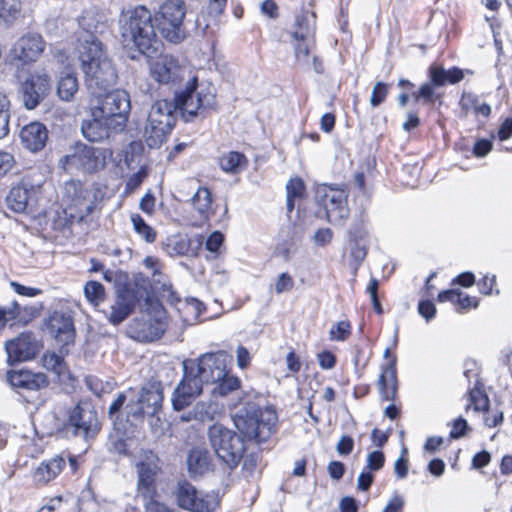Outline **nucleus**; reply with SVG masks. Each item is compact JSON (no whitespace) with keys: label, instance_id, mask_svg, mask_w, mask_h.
Returning a JSON list of instances; mask_svg holds the SVG:
<instances>
[{"label":"nucleus","instance_id":"obj_1","mask_svg":"<svg viewBox=\"0 0 512 512\" xmlns=\"http://www.w3.org/2000/svg\"><path fill=\"white\" fill-rule=\"evenodd\" d=\"M234 426L240 435L216 423L209 427L210 444L228 468H235L246 450L245 440L262 443L267 441L274 432L277 414L274 409H264L254 401H247L232 416Z\"/></svg>","mask_w":512,"mask_h":512},{"label":"nucleus","instance_id":"obj_2","mask_svg":"<svg viewBox=\"0 0 512 512\" xmlns=\"http://www.w3.org/2000/svg\"><path fill=\"white\" fill-rule=\"evenodd\" d=\"M119 27L123 40L135 45L141 53H146L156 40L151 12L144 6L123 11L119 17Z\"/></svg>","mask_w":512,"mask_h":512},{"label":"nucleus","instance_id":"obj_3","mask_svg":"<svg viewBox=\"0 0 512 512\" xmlns=\"http://www.w3.org/2000/svg\"><path fill=\"white\" fill-rule=\"evenodd\" d=\"M179 111L186 122L195 117H205L216 108V91L209 82H198L194 76L190 78L184 90L175 94Z\"/></svg>","mask_w":512,"mask_h":512},{"label":"nucleus","instance_id":"obj_4","mask_svg":"<svg viewBox=\"0 0 512 512\" xmlns=\"http://www.w3.org/2000/svg\"><path fill=\"white\" fill-rule=\"evenodd\" d=\"M79 25L84 31L77 39V50L82 69H84V66H90L93 62L107 56L102 42L96 36L106 31L107 19L103 14L89 11L81 17Z\"/></svg>","mask_w":512,"mask_h":512},{"label":"nucleus","instance_id":"obj_5","mask_svg":"<svg viewBox=\"0 0 512 512\" xmlns=\"http://www.w3.org/2000/svg\"><path fill=\"white\" fill-rule=\"evenodd\" d=\"M176 100L160 99L155 101L147 115L143 137L150 148H159L176 123Z\"/></svg>","mask_w":512,"mask_h":512},{"label":"nucleus","instance_id":"obj_6","mask_svg":"<svg viewBox=\"0 0 512 512\" xmlns=\"http://www.w3.org/2000/svg\"><path fill=\"white\" fill-rule=\"evenodd\" d=\"M140 308L141 315L128 326L129 336L139 342L159 339L166 328L163 306L151 295L149 301L143 303Z\"/></svg>","mask_w":512,"mask_h":512},{"label":"nucleus","instance_id":"obj_7","mask_svg":"<svg viewBox=\"0 0 512 512\" xmlns=\"http://www.w3.org/2000/svg\"><path fill=\"white\" fill-rule=\"evenodd\" d=\"M150 296L149 280L143 276L135 277L132 283L118 292L110 308L109 321L114 325L120 324L131 314L136 304L141 306L149 301Z\"/></svg>","mask_w":512,"mask_h":512},{"label":"nucleus","instance_id":"obj_8","mask_svg":"<svg viewBox=\"0 0 512 512\" xmlns=\"http://www.w3.org/2000/svg\"><path fill=\"white\" fill-rule=\"evenodd\" d=\"M98 91L93 94L98 102L91 108V116L104 117L116 130H123L131 109L130 97L124 90Z\"/></svg>","mask_w":512,"mask_h":512},{"label":"nucleus","instance_id":"obj_9","mask_svg":"<svg viewBox=\"0 0 512 512\" xmlns=\"http://www.w3.org/2000/svg\"><path fill=\"white\" fill-rule=\"evenodd\" d=\"M185 14V3L182 0H166L160 5L155 22L157 30L165 40L178 44L186 39L187 33L183 24Z\"/></svg>","mask_w":512,"mask_h":512},{"label":"nucleus","instance_id":"obj_10","mask_svg":"<svg viewBox=\"0 0 512 512\" xmlns=\"http://www.w3.org/2000/svg\"><path fill=\"white\" fill-rule=\"evenodd\" d=\"M163 391L159 384L143 386L134 392L125 406L126 416L129 421H143L145 417L152 418L155 425L160 422L158 416L162 409Z\"/></svg>","mask_w":512,"mask_h":512},{"label":"nucleus","instance_id":"obj_11","mask_svg":"<svg viewBox=\"0 0 512 512\" xmlns=\"http://www.w3.org/2000/svg\"><path fill=\"white\" fill-rule=\"evenodd\" d=\"M175 498L179 507L190 512H214L220 504L218 493L199 491L187 481L178 483Z\"/></svg>","mask_w":512,"mask_h":512},{"label":"nucleus","instance_id":"obj_12","mask_svg":"<svg viewBox=\"0 0 512 512\" xmlns=\"http://www.w3.org/2000/svg\"><path fill=\"white\" fill-rule=\"evenodd\" d=\"M110 155L107 150L85 144H77L73 153L64 156L60 162L64 169H78L87 173L97 172L105 167Z\"/></svg>","mask_w":512,"mask_h":512},{"label":"nucleus","instance_id":"obj_13","mask_svg":"<svg viewBox=\"0 0 512 512\" xmlns=\"http://www.w3.org/2000/svg\"><path fill=\"white\" fill-rule=\"evenodd\" d=\"M66 429L84 439L94 437L100 429L94 406L89 402H79L69 413Z\"/></svg>","mask_w":512,"mask_h":512},{"label":"nucleus","instance_id":"obj_14","mask_svg":"<svg viewBox=\"0 0 512 512\" xmlns=\"http://www.w3.org/2000/svg\"><path fill=\"white\" fill-rule=\"evenodd\" d=\"M318 202L324 207L326 219L336 224L348 217L347 191L343 188L323 185L316 192Z\"/></svg>","mask_w":512,"mask_h":512},{"label":"nucleus","instance_id":"obj_15","mask_svg":"<svg viewBox=\"0 0 512 512\" xmlns=\"http://www.w3.org/2000/svg\"><path fill=\"white\" fill-rule=\"evenodd\" d=\"M158 457L152 451H145L141 454L136 464L138 481L137 491L146 500H154L156 494V478L160 473Z\"/></svg>","mask_w":512,"mask_h":512},{"label":"nucleus","instance_id":"obj_16","mask_svg":"<svg viewBox=\"0 0 512 512\" xmlns=\"http://www.w3.org/2000/svg\"><path fill=\"white\" fill-rule=\"evenodd\" d=\"M52 85L45 72L29 74L20 83L19 93L23 105L28 110L35 109L51 92Z\"/></svg>","mask_w":512,"mask_h":512},{"label":"nucleus","instance_id":"obj_17","mask_svg":"<svg viewBox=\"0 0 512 512\" xmlns=\"http://www.w3.org/2000/svg\"><path fill=\"white\" fill-rule=\"evenodd\" d=\"M183 369V378L177 385L171 398L173 408L177 411L189 406L201 394L202 386L205 384L198 378L194 371V366H190L188 361H184Z\"/></svg>","mask_w":512,"mask_h":512},{"label":"nucleus","instance_id":"obj_18","mask_svg":"<svg viewBox=\"0 0 512 512\" xmlns=\"http://www.w3.org/2000/svg\"><path fill=\"white\" fill-rule=\"evenodd\" d=\"M86 76L87 88L92 94L107 91L116 83L117 73L108 56L82 69Z\"/></svg>","mask_w":512,"mask_h":512},{"label":"nucleus","instance_id":"obj_19","mask_svg":"<svg viewBox=\"0 0 512 512\" xmlns=\"http://www.w3.org/2000/svg\"><path fill=\"white\" fill-rule=\"evenodd\" d=\"M231 357L224 351L202 355L197 364L188 361L194 366V371L204 383H218L226 376V369Z\"/></svg>","mask_w":512,"mask_h":512},{"label":"nucleus","instance_id":"obj_20","mask_svg":"<svg viewBox=\"0 0 512 512\" xmlns=\"http://www.w3.org/2000/svg\"><path fill=\"white\" fill-rule=\"evenodd\" d=\"M187 69L170 54H163L149 63L150 76L159 84L174 85L185 78Z\"/></svg>","mask_w":512,"mask_h":512},{"label":"nucleus","instance_id":"obj_21","mask_svg":"<svg viewBox=\"0 0 512 512\" xmlns=\"http://www.w3.org/2000/svg\"><path fill=\"white\" fill-rule=\"evenodd\" d=\"M45 327L49 335L53 337L61 347L73 343L75 329L70 314L62 311L52 312L45 320Z\"/></svg>","mask_w":512,"mask_h":512},{"label":"nucleus","instance_id":"obj_22","mask_svg":"<svg viewBox=\"0 0 512 512\" xmlns=\"http://www.w3.org/2000/svg\"><path fill=\"white\" fill-rule=\"evenodd\" d=\"M39 190L40 186L33 185L29 180L23 179L11 188L6 196V204L9 209L16 213H25L31 203L36 200Z\"/></svg>","mask_w":512,"mask_h":512},{"label":"nucleus","instance_id":"obj_23","mask_svg":"<svg viewBox=\"0 0 512 512\" xmlns=\"http://www.w3.org/2000/svg\"><path fill=\"white\" fill-rule=\"evenodd\" d=\"M5 349L10 364L32 359L37 350V342L32 333H21L16 338L6 342Z\"/></svg>","mask_w":512,"mask_h":512},{"label":"nucleus","instance_id":"obj_24","mask_svg":"<svg viewBox=\"0 0 512 512\" xmlns=\"http://www.w3.org/2000/svg\"><path fill=\"white\" fill-rule=\"evenodd\" d=\"M384 357L389 359L388 364L383 367L379 377V391L381 398L385 401H392L397 394L396 356L391 355L390 348L384 351Z\"/></svg>","mask_w":512,"mask_h":512},{"label":"nucleus","instance_id":"obj_25","mask_svg":"<svg viewBox=\"0 0 512 512\" xmlns=\"http://www.w3.org/2000/svg\"><path fill=\"white\" fill-rule=\"evenodd\" d=\"M44 42L38 34H28L14 44L11 52L14 58L23 61H35L43 52Z\"/></svg>","mask_w":512,"mask_h":512},{"label":"nucleus","instance_id":"obj_26","mask_svg":"<svg viewBox=\"0 0 512 512\" xmlns=\"http://www.w3.org/2000/svg\"><path fill=\"white\" fill-rule=\"evenodd\" d=\"M19 137L22 145L27 150L35 153L45 147L48 140V130L40 122H31L21 128Z\"/></svg>","mask_w":512,"mask_h":512},{"label":"nucleus","instance_id":"obj_27","mask_svg":"<svg viewBox=\"0 0 512 512\" xmlns=\"http://www.w3.org/2000/svg\"><path fill=\"white\" fill-rule=\"evenodd\" d=\"M83 136L90 142H100L109 138L112 132H118L111 124V121L104 117H93L91 120L83 121L81 125Z\"/></svg>","mask_w":512,"mask_h":512},{"label":"nucleus","instance_id":"obj_28","mask_svg":"<svg viewBox=\"0 0 512 512\" xmlns=\"http://www.w3.org/2000/svg\"><path fill=\"white\" fill-rule=\"evenodd\" d=\"M66 465L65 459L57 455L39 464L33 472V480L36 484L44 485L55 479Z\"/></svg>","mask_w":512,"mask_h":512},{"label":"nucleus","instance_id":"obj_29","mask_svg":"<svg viewBox=\"0 0 512 512\" xmlns=\"http://www.w3.org/2000/svg\"><path fill=\"white\" fill-rule=\"evenodd\" d=\"M12 386L28 390H40L48 385L47 377L42 373L21 370L9 374Z\"/></svg>","mask_w":512,"mask_h":512},{"label":"nucleus","instance_id":"obj_30","mask_svg":"<svg viewBox=\"0 0 512 512\" xmlns=\"http://www.w3.org/2000/svg\"><path fill=\"white\" fill-rule=\"evenodd\" d=\"M79 85L77 76L71 68H65L58 76L56 82V91L62 101L69 102L78 91Z\"/></svg>","mask_w":512,"mask_h":512},{"label":"nucleus","instance_id":"obj_31","mask_svg":"<svg viewBox=\"0 0 512 512\" xmlns=\"http://www.w3.org/2000/svg\"><path fill=\"white\" fill-rule=\"evenodd\" d=\"M313 38L310 39H299L295 41L294 50L295 57L298 63L306 68L312 67L316 73H321V63L318 61L316 56H310L311 49L313 47Z\"/></svg>","mask_w":512,"mask_h":512},{"label":"nucleus","instance_id":"obj_32","mask_svg":"<svg viewBox=\"0 0 512 512\" xmlns=\"http://www.w3.org/2000/svg\"><path fill=\"white\" fill-rule=\"evenodd\" d=\"M187 465L190 473L194 475L204 474L212 466L209 452L205 448H193L187 456Z\"/></svg>","mask_w":512,"mask_h":512},{"label":"nucleus","instance_id":"obj_33","mask_svg":"<svg viewBox=\"0 0 512 512\" xmlns=\"http://www.w3.org/2000/svg\"><path fill=\"white\" fill-rule=\"evenodd\" d=\"M316 15L314 12L305 11L296 17L295 30L292 37L295 41L299 39H310L314 37Z\"/></svg>","mask_w":512,"mask_h":512},{"label":"nucleus","instance_id":"obj_34","mask_svg":"<svg viewBox=\"0 0 512 512\" xmlns=\"http://www.w3.org/2000/svg\"><path fill=\"white\" fill-rule=\"evenodd\" d=\"M219 165L226 173L237 174L247 165V159L244 154L230 151L219 158Z\"/></svg>","mask_w":512,"mask_h":512},{"label":"nucleus","instance_id":"obj_35","mask_svg":"<svg viewBox=\"0 0 512 512\" xmlns=\"http://www.w3.org/2000/svg\"><path fill=\"white\" fill-rule=\"evenodd\" d=\"M191 203L195 211L200 217L207 220L212 209L211 192L206 187H199L191 199Z\"/></svg>","mask_w":512,"mask_h":512},{"label":"nucleus","instance_id":"obj_36","mask_svg":"<svg viewBox=\"0 0 512 512\" xmlns=\"http://www.w3.org/2000/svg\"><path fill=\"white\" fill-rule=\"evenodd\" d=\"M42 365L46 370L52 371L59 378H65L69 374L68 366L63 356L55 352L45 353L42 358Z\"/></svg>","mask_w":512,"mask_h":512},{"label":"nucleus","instance_id":"obj_37","mask_svg":"<svg viewBox=\"0 0 512 512\" xmlns=\"http://www.w3.org/2000/svg\"><path fill=\"white\" fill-rule=\"evenodd\" d=\"M165 250L170 256L187 255L190 251V240L184 235H173L167 239Z\"/></svg>","mask_w":512,"mask_h":512},{"label":"nucleus","instance_id":"obj_38","mask_svg":"<svg viewBox=\"0 0 512 512\" xmlns=\"http://www.w3.org/2000/svg\"><path fill=\"white\" fill-rule=\"evenodd\" d=\"M131 222L134 231L147 243H153L156 240V231L139 214H132Z\"/></svg>","mask_w":512,"mask_h":512},{"label":"nucleus","instance_id":"obj_39","mask_svg":"<svg viewBox=\"0 0 512 512\" xmlns=\"http://www.w3.org/2000/svg\"><path fill=\"white\" fill-rule=\"evenodd\" d=\"M304 182L300 178L290 179L286 184L287 191V210L291 212L294 209V200L301 198L304 194Z\"/></svg>","mask_w":512,"mask_h":512},{"label":"nucleus","instance_id":"obj_40","mask_svg":"<svg viewBox=\"0 0 512 512\" xmlns=\"http://www.w3.org/2000/svg\"><path fill=\"white\" fill-rule=\"evenodd\" d=\"M460 104L464 110L473 109L476 114H481L485 117L491 113V107L486 103H479L478 99L472 95L464 93L461 97Z\"/></svg>","mask_w":512,"mask_h":512},{"label":"nucleus","instance_id":"obj_41","mask_svg":"<svg viewBox=\"0 0 512 512\" xmlns=\"http://www.w3.org/2000/svg\"><path fill=\"white\" fill-rule=\"evenodd\" d=\"M10 106L8 97L5 94H0V139L5 138L10 131Z\"/></svg>","mask_w":512,"mask_h":512},{"label":"nucleus","instance_id":"obj_42","mask_svg":"<svg viewBox=\"0 0 512 512\" xmlns=\"http://www.w3.org/2000/svg\"><path fill=\"white\" fill-rule=\"evenodd\" d=\"M84 294L91 304L97 306L104 300L105 290L101 283L89 281L84 286Z\"/></svg>","mask_w":512,"mask_h":512},{"label":"nucleus","instance_id":"obj_43","mask_svg":"<svg viewBox=\"0 0 512 512\" xmlns=\"http://www.w3.org/2000/svg\"><path fill=\"white\" fill-rule=\"evenodd\" d=\"M468 401L467 409L473 406L475 411H487L489 407V398L480 388L470 390Z\"/></svg>","mask_w":512,"mask_h":512},{"label":"nucleus","instance_id":"obj_44","mask_svg":"<svg viewBox=\"0 0 512 512\" xmlns=\"http://www.w3.org/2000/svg\"><path fill=\"white\" fill-rule=\"evenodd\" d=\"M219 384L214 388L213 392H217L221 396H225L232 391H235L240 388V379L236 376L228 375V371L226 370V376L221 378Z\"/></svg>","mask_w":512,"mask_h":512},{"label":"nucleus","instance_id":"obj_45","mask_svg":"<svg viewBox=\"0 0 512 512\" xmlns=\"http://www.w3.org/2000/svg\"><path fill=\"white\" fill-rule=\"evenodd\" d=\"M21 11L20 0H0V17L6 21L15 18Z\"/></svg>","mask_w":512,"mask_h":512},{"label":"nucleus","instance_id":"obj_46","mask_svg":"<svg viewBox=\"0 0 512 512\" xmlns=\"http://www.w3.org/2000/svg\"><path fill=\"white\" fill-rule=\"evenodd\" d=\"M350 334L351 324L349 321H339L329 331L330 339L336 341H344Z\"/></svg>","mask_w":512,"mask_h":512},{"label":"nucleus","instance_id":"obj_47","mask_svg":"<svg viewBox=\"0 0 512 512\" xmlns=\"http://www.w3.org/2000/svg\"><path fill=\"white\" fill-rule=\"evenodd\" d=\"M143 151V146L140 142H132L129 144L128 148L125 151L124 163L127 168H133V164L135 162L139 163V158L141 157V153Z\"/></svg>","mask_w":512,"mask_h":512},{"label":"nucleus","instance_id":"obj_48","mask_svg":"<svg viewBox=\"0 0 512 512\" xmlns=\"http://www.w3.org/2000/svg\"><path fill=\"white\" fill-rule=\"evenodd\" d=\"M21 307L17 302H13L7 307H0V327H4L8 322L17 319L20 316Z\"/></svg>","mask_w":512,"mask_h":512},{"label":"nucleus","instance_id":"obj_49","mask_svg":"<svg viewBox=\"0 0 512 512\" xmlns=\"http://www.w3.org/2000/svg\"><path fill=\"white\" fill-rule=\"evenodd\" d=\"M388 95V85L379 81L375 83L372 88L370 104L372 107H377L383 103Z\"/></svg>","mask_w":512,"mask_h":512},{"label":"nucleus","instance_id":"obj_50","mask_svg":"<svg viewBox=\"0 0 512 512\" xmlns=\"http://www.w3.org/2000/svg\"><path fill=\"white\" fill-rule=\"evenodd\" d=\"M147 175H148L147 167L142 165L136 173L132 174L128 178V180L126 182V190L134 191L137 188H139L140 185L142 184L143 180L147 177Z\"/></svg>","mask_w":512,"mask_h":512},{"label":"nucleus","instance_id":"obj_51","mask_svg":"<svg viewBox=\"0 0 512 512\" xmlns=\"http://www.w3.org/2000/svg\"><path fill=\"white\" fill-rule=\"evenodd\" d=\"M384 462V454L381 451H373L367 456V466L365 469L368 471H378L383 467Z\"/></svg>","mask_w":512,"mask_h":512},{"label":"nucleus","instance_id":"obj_52","mask_svg":"<svg viewBox=\"0 0 512 512\" xmlns=\"http://www.w3.org/2000/svg\"><path fill=\"white\" fill-rule=\"evenodd\" d=\"M294 286V281L288 273H281L275 283V291L277 294L290 291Z\"/></svg>","mask_w":512,"mask_h":512},{"label":"nucleus","instance_id":"obj_53","mask_svg":"<svg viewBox=\"0 0 512 512\" xmlns=\"http://www.w3.org/2000/svg\"><path fill=\"white\" fill-rule=\"evenodd\" d=\"M224 241L222 233L215 231L206 240L205 247L210 252H218Z\"/></svg>","mask_w":512,"mask_h":512},{"label":"nucleus","instance_id":"obj_54","mask_svg":"<svg viewBox=\"0 0 512 512\" xmlns=\"http://www.w3.org/2000/svg\"><path fill=\"white\" fill-rule=\"evenodd\" d=\"M418 312L426 321H430L436 314V307L431 301H420L418 304Z\"/></svg>","mask_w":512,"mask_h":512},{"label":"nucleus","instance_id":"obj_55","mask_svg":"<svg viewBox=\"0 0 512 512\" xmlns=\"http://www.w3.org/2000/svg\"><path fill=\"white\" fill-rule=\"evenodd\" d=\"M15 163L14 157L8 152L0 151V177L7 174Z\"/></svg>","mask_w":512,"mask_h":512},{"label":"nucleus","instance_id":"obj_56","mask_svg":"<svg viewBox=\"0 0 512 512\" xmlns=\"http://www.w3.org/2000/svg\"><path fill=\"white\" fill-rule=\"evenodd\" d=\"M373 480V474L370 471L364 469L357 478V488L361 491H367L373 483Z\"/></svg>","mask_w":512,"mask_h":512},{"label":"nucleus","instance_id":"obj_57","mask_svg":"<svg viewBox=\"0 0 512 512\" xmlns=\"http://www.w3.org/2000/svg\"><path fill=\"white\" fill-rule=\"evenodd\" d=\"M403 506V497L396 493L390 498L382 512H401Z\"/></svg>","mask_w":512,"mask_h":512},{"label":"nucleus","instance_id":"obj_58","mask_svg":"<svg viewBox=\"0 0 512 512\" xmlns=\"http://www.w3.org/2000/svg\"><path fill=\"white\" fill-rule=\"evenodd\" d=\"M430 77L434 85L442 86L447 82V71L441 67H431Z\"/></svg>","mask_w":512,"mask_h":512},{"label":"nucleus","instance_id":"obj_59","mask_svg":"<svg viewBox=\"0 0 512 512\" xmlns=\"http://www.w3.org/2000/svg\"><path fill=\"white\" fill-rule=\"evenodd\" d=\"M313 240L317 245L325 246L332 240V231L329 228H321L315 232Z\"/></svg>","mask_w":512,"mask_h":512},{"label":"nucleus","instance_id":"obj_60","mask_svg":"<svg viewBox=\"0 0 512 512\" xmlns=\"http://www.w3.org/2000/svg\"><path fill=\"white\" fill-rule=\"evenodd\" d=\"M354 447V441L349 436H342L336 445V450L340 455H348Z\"/></svg>","mask_w":512,"mask_h":512},{"label":"nucleus","instance_id":"obj_61","mask_svg":"<svg viewBox=\"0 0 512 512\" xmlns=\"http://www.w3.org/2000/svg\"><path fill=\"white\" fill-rule=\"evenodd\" d=\"M434 89L432 84L425 83L423 84L419 91L415 94V99L418 101L419 99H423L425 102H433Z\"/></svg>","mask_w":512,"mask_h":512},{"label":"nucleus","instance_id":"obj_62","mask_svg":"<svg viewBox=\"0 0 512 512\" xmlns=\"http://www.w3.org/2000/svg\"><path fill=\"white\" fill-rule=\"evenodd\" d=\"M492 149V142L487 139L478 140L473 148L474 154L478 157L486 156Z\"/></svg>","mask_w":512,"mask_h":512},{"label":"nucleus","instance_id":"obj_63","mask_svg":"<svg viewBox=\"0 0 512 512\" xmlns=\"http://www.w3.org/2000/svg\"><path fill=\"white\" fill-rule=\"evenodd\" d=\"M468 427L467 421L463 418H458L454 421L453 427L450 431L451 438L457 439L464 435L466 428Z\"/></svg>","mask_w":512,"mask_h":512},{"label":"nucleus","instance_id":"obj_64","mask_svg":"<svg viewBox=\"0 0 512 512\" xmlns=\"http://www.w3.org/2000/svg\"><path fill=\"white\" fill-rule=\"evenodd\" d=\"M328 472L331 478L339 480L344 475L345 466L339 461H331L328 465Z\"/></svg>","mask_w":512,"mask_h":512}]
</instances>
